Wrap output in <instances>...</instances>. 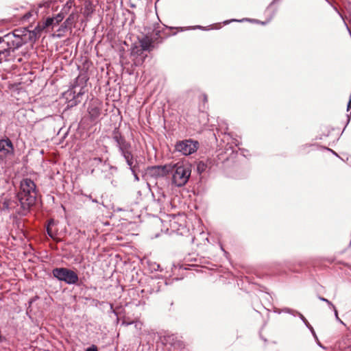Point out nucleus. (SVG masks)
Wrapping results in <instances>:
<instances>
[{
    "mask_svg": "<svg viewBox=\"0 0 351 351\" xmlns=\"http://www.w3.org/2000/svg\"><path fill=\"white\" fill-rule=\"evenodd\" d=\"M36 186L35 183L29 178L21 180L20 191L17 193V202L5 199L2 203L3 210H12L16 207V212L22 215H25L29 208L34 205L36 199Z\"/></svg>",
    "mask_w": 351,
    "mask_h": 351,
    "instance_id": "f257e3e1",
    "label": "nucleus"
},
{
    "mask_svg": "<svg viewBox=\"0 0 351 351\" xmlns=\"http://www.w3.org/2000/svg\"><path fill=\"white\" fill-rule=\"evenodd\" d=\"M170 173L172 174V184L180 187L187 183L191 176V168L189 164L178 162L173 165H171Z\"/></svg>",
    "mask_w": 351,
    "mask_h": 351,
    "instance_id": "f03ea898",
    "label": "nucleus"
},
{
    "mask_svg": "<svg viewBox=\"0 0 351 351\" xmlns=\"http://www.w3.org/2000/svg\"><path fill=\"white\" fill-rule=\"evenodd\" d=\"M53 276L60 281L68 285H75L79 280L78 276L74 271L66 267H57L52 270Z\"/></svg>",
    "mask_w": 351,
    "mask_h": 351,
    "instance_id": "7ed1b4c3",
    "label": "nucleus"
},
{
    "mask_svg": "<svg viewBox=\"0 0 351 351\" xmlns=\"http://www.w3.org/2000/svg\"><path fill=\"white\" fill-rule=\"evenodd\" d=\"M199 146V144L197 141L186 139L177 142L175 145V149L184 156H189L196 152Z\"/></svg>",
    "mask_w": 351,
    "mask_h": 351,
    "instance_id": "20e7f679",
    "label": "nucleus"
},
{
    "mask_svg": "<svg viewBox=\"0 0 351 351\" xmlns=\"http://www.w3.org/2000/svg\"><path fill=\"white\" fill-rule=\"evenodd\" d=\"M15 33H10L5 35L3 38H0V43H4L6 47L12 51L14 52L16 49L22 47L25 43L23 38L19 36L15 38Z\"/></svg>",
    "mask_w": 351,
    "mask_h": 351,
    "instance_id": "39448f33",
    "label": "nucleus"
},
{
    "mask_svg": "<svg viewBox=\"0 0 351 351\" xmlns=\"http://www.w3.org/2000/svg\"><path fill=\"white\" fill-rule=\"evenodd\" d=\"M14 152L13 144L8 138L0 140V160H3L8 155L13 154Z\"/></svg>",
    "mask_w": 351,
    "mask_h": 351,
    "instance_id": "423d86ee",
    "label": "nucleus"
},
{
    "mask_svg": "<svg viewBox=\"0 0 351 351\" xmlns=\"http://www.w3.org/2000/svg\"><path fill=\"white\" fill-rule=\"evenodd\" d=\"M88 112L91 121L97 122L101 114L100 104L97 101H92L88 105Z\"/></svg>",
    "mask_w": 351,
    "mask_h": 351,
    "instance_id": "0eeeda50",
    "label": "nucleus"
},
{
    "mask_svg": "<svg viewBox=\"0 0 351 351\" xmlns=\"http://www.w3.org/2000/svg\"><path fill=\"white\" fill-rule=\"evenodd\" d=\"M171 165L163 166H153L149 169V173L156 177H164L170 173Z\"/></svg>",
    "mask_w": 351,
    "mask_h": 351,
    "instance_id": "6e6552de",
    "label": "nucleus"
},
{
    "mask_svg": "<svg viewBox=\"0 0 351 351\" xmlns=\"http://www.w3.org/2000/svg\"><path fill=\"white\" fill-rule=\"evenodd\" d=\"M113 139L116 142L119 152L131 148L130 143L128 142L118 131L114 132Z\"/></svg>",
    "mask_w": 351,
    "mask_h": 351,
    "instance_id": "1a4fd4ad",
    "label": "nucleus"
},
{
    "mask_svg": "<svg viewBox=\"0 0 351 351\" xmlns=\"http://www.w3.org/2000/svg\"><path fill=\"white\" fill-rule=\"evenodd\" d=\"M25 33L23 34V36L24 40H25V43L27 42V40L29 41L35 42L38 37L39 31L37 30L36 28L33 31L25 30Z\"/></svg>",
    "mask_w": 351,
    "mask_h": 351,
    "instance_id": "9d476101",
    "label": "nucleus"
},
{
    "mask_svg": "<svg viewBox=\"0 0 351 351\" xmlns=\"http://www.w3.org/2000/svg\"><path fill=\"white\" fill-rule=\"evenodd\" d=\"M140 45L142 50L149 51L152 47V41L149 37L145 36L140 40Z\"/></svg>",
    "mask_w": 351,
    "mask_h": 351,
    "instance_id": "9b49d317",
    "label": "nucleus"
},
{
    "mask_svg": "<svg viewBox=\"0 0 351 351\" xmlns=\"http://www.w3.org/2000/svg\"><path fill=\"white\" fill-rule=\"evenodd\" d=\"M11 52L7 47L0 49V63L3 61H8Z\"/></svg>",
    "mask_w": 351,
    "mask_h": 351,
    "instance_id": "f8f14e48",
    "label": "nucleus"
},
{
    "mask_svg": "<svg viewBox=\"0 0 351 351\" xmlns=\"http://www.w3.org/2000/svg\"><path fill=\"white\" fill-rule=\"evenodd\" d=\"M92 165L95 166H98L99 164H103L104 165H107L109 168H113L109 164L107 163V160H103L101 158H93L91 159Z\"/></svg>",
    "mask_w": 351,
    "mask_h": 351,
    "instance_id": "ddd939ff",
    "label": "nucleus"
},
{
    "mask_svg": "<svg viewBox=\"0 0 351 351\" xmlns=\"http://www.w3.org/2000/svg\"><path fill=\"white\" fill-rule=\"evenodd\" d=\"M206 168L207 165L203 161H199L197 163V171L199 174H202L203 172H204Z\"/></svg>",
    "mask_w": 351,
    "mask_h": 351,
    "instance_id": "4468645a",
    "label": "nucleus"
},
{
    "mask_svg": "<svg viewBox=\"0 0 351 351\" xmlns=\"http://www.w3.org/2000/svg\"><path fill=\"white\" fill-rule=\"evenodd\" d=\"M120 153L121 155L124 158L125 160H128L129 159H131L132 157H134L130 151V149L122 150L120 152Z\"/></svg>",
    "mask_w": 351,
    "mask_h": 351,
    "instance_id": "2eb2a0df",
    "label": "nucleus"
},
{
    "mask_svg": "<svg viewBox=\"0 0 351 351\" xmlns=\"http://www.w3.org/2000/svg\"><path fill=\"white\" fill-rule=\"evenodd\" d=\"M125 162L127 165L129 166V169L131 171V172L134 173V169L138 167L137 165L134 164V157H132L131 159H129L128 160H125Z\"/></svg>",
    "mask_w": 351,
    "mask_h": 351,
    "instance_id": "dca6fc26",
    "label": "nucleus"
},
{
    "mask_svg": "<svg viewBox=\"0 0 351 351\" xmlns=\"http://www.w3.org/2000/svg\"><path fill=\"white\" fill-rule=\"evenodd\" d=\"M319 299L323 302H326L328 304V306H330L332 308H335V306L328 300H327L323 297H321V296L319 297Z\"/></svg>",
    "mask_w": 351,
    "mask_h": 351,
    "instance_id": "f3484780",
    "label": "nucleus"
},
{
    "mask_svg": "<svg viewBox=\"0 0 351 351\" xmlns=\"http://www.w3.org/2000/svg\"><path fill=\"white\" fill-rule=\"evenodd\" d=\"M299 314V316L300 317V319L303 321V322L304 323V324L306 326H309V323L306 320V319L304 317V315L301 313H298Z\"/></svg>",
    "mask_w": 351,
    "mask_h": 351,
    "instance_id": "a211bd4d",
    "label": "nucleus"
},
{
    "mask_svg": "<svg viewBox=\"0 0 351 351\" xmlns=\"http://www.w3.org/2000/svg\"><path fill=\"white\" fill-rule=\"evenodd\" d=\"M247 19H241V20L232 19L230 21H226L223 22V23L226 25V24L230 23V22H233V21L242 22V21H247Z\"/></svg>",
    "mask_w": 351,
    "mask_h": 351,
    "instance_id": "6ab92c4d",
    "label": "nucleus"
},
{
    "mask_svg": "<svg viewBox=\"0 0 351 351\" xmlns=\"http://www.w3.org/2000/svg\"><path fill=\"white\" fill-rule=\"evenodd\" d=\"M53 19L52 18H48L47 20H46V23H45V25L46 26H49L51 25H52L53 22Z\"/></svg>",
    "mask_w": 351,
    "mask_h": 351,
    "instance_id": "aec40b11",
    "label": "nucleus"
},
{
    "mask_svg": "<svg viewBox=\"0 0 351 351\" xmlns=\"http://www.w3.org/2000/svg\"><path fill=\"white\" fill-rule=\"evenodd\" d=\"M332 309H333V310H334V311H335V315L336 319H337V321H339L340 323L343 324V322L340 319V318H339V316H338V312H337V311L336 308L335 307V308H332Z\"/></svg>",
    "mask_w": 351,
    "mask_h": 351,
    "instance_id": "412c9836",
    "label": "nucleus"
},
{
    "mask_svg": "<svg viewBox=\"0 0 351 351\" xmlns=\"http://www.w3.org/2000/svg\"><path fill=\"white\" fill-rule=\"evenodd\" d=\"M80 80V77L79 76L77 79H76V82H75V84L73 86V93H76V89L77 88V84L78 83V81Z\"/></svg>",
    "mask_w": 351,
    "mask_h": 351,
    "instance_id": "4be33fe9",
    "label": "nucleus"
},
{
    "mask_svg": "<svg viewBox=\"0 0 351 351\" xmlns=\"http://www.w3.org/2000/svg\"><path fill=\"white\" fill-rule=\"evenodd\" d=\"M85 351H97V348L93 345L88 348Z\"/></svg>",
    "mask_w": 351,
    "mask_h": 351,
    "instance_id": "5701e85b",
    "label": "nucleus"
},
{
    "mask_svg": "<svg viewBox=\"0 0 351 351\" xmlns=\"http://www.w3.org/2000/svg\"><path fill=\"white\" fill-rule=\"evenodd\" d=\"M134 176V180L138 182L139 180V178L136 173V169H134V173H132Z\"/></svg>",
    "mask_w": 351,
    "mask_h": 351,
    "instance_id": "b1692460",
    "label": "nucleus"
},
{
    "mask_svg": "<svg viewBox=\"0 0 351 351\" xmlns=\"http://www.w3.org/2000/svg\"><path fill=\"white\" fill-rule=\"evenodd\" d=\"M62 19H63V16L62 15H60V14H58L57 16L56 17V20L57 23H59Z\"/></svg>",
    "mask_w": 351,
    "mask_h": 351,
    "instance_id": "393cba45",
    "label": "nucleus"
},
{
    "mask_svg": "<svg viewBox=\"0 0 351 351\" xmlns=\"http://www.w3.org/2000/svg\"><path fill=\"white\" fill-rule=\"evenodd\" d=\"M19 32V31L18 29H16V30H15V31L13 32V33H15V35H16L15 38H16L18 36H19V38H23V34H22V35H21V34H18V33H17V32Z\"/></svg>",
    "mask_w": 351,
    "mask_h": 351,
    "instance_id": "a878e982",
    "label": "nucleus"
},
{
    "mask_svg": "<svg viewBox=\"0 0 351 351\" xmlns=\"http://www.w3.org/2000/svg\"><path fill=\"white\" fill-rule=\"evenodd\" d=\"M313 335L314 338L317 341V343H318V345H319L320 347H322L321 343H320L319 342V341H318V339H317V335H316V334H315V332H313Z\"/></svg>",
    "mask_w": 351,
    "mask_h": 351,
    "instance_id": "bb28decb",
    "label": "nucleus"
},
{
    "mask_svg": "<svg viewBox=\"0 0 351 351\" xmlns=\"http://www.w3.org/2000/svg\"><path fill=\"white\" fill-rule=\"evenodd\" d=\"M47 230V233H48L49 236L52 238L53 237V234L51 233V229L48 227Z\"/></svg>",
    "mask_w": 351,
    "mask_h": 351,
    "instance_id": "cd10ccee",
    "label": "nucleus"
},
{
    "mask_svg": "<svg viewBox=\"0 0 351 351\" xmlns=\"http://www.w3.org/2000/svg\"><path fill=\"white\" fill-rule=\"evenodd\" d=\"M110 310L112 311V312L114 314L117 315L116 311L113 309V305H112V304H110Z\"/></svg>",
    "mask_w": 351,
    "mask_h": 351,
    "instance_id": "c85d7f7f",
    "label": "nucleus"
},
{
    "mask_svg": "<svg viewBox=\"0 0 351 351\" xmlns=\"http://www.w3.org/2000/svg\"><path fill=\"white\" fill-rule=\"evenodd\" d=\"M307 327L309 328V330H311V332L312 333H313V332H315V330H314L313 328L310 324H309V326H307Z\"/></svg>",
    "mask_w": 351,
    "mask_h": 351,
    "instance_id": "c756f323",
    "label": "nucleus"
},
{
    "mask_svg": "<svg viewBox=\"0 0 351 351\" xmlns=\"http://www.w3.org/2000/svg\"><path fill=\"white\" fill-rule=\"evenodd\" d=\"M307 327L309 328V330H311V332L312 333H313V332H315V330H314L313 328L310 324H309V326H307Z\"/></svg>",
    "mask_w": 351,
    "mask_h": 351,
    "instance_id": "7c9ffc66",
    "label": "nucleus"
},
{
    "mask_svg": "<svg viewBox=\"0 0 351 351\" xmlns=\"http://www.w3.org/2000/svg\"><path fill=\"white\" fill-rule=\"evenodd\" d=\"M82 88H80L79 92L77 93V95L82 94Z\"/></svg>",
    "mask_w": 351,
    "mask_h": 351,
    "instance_id": "2f4dec72",
    "label": "nucleus"
},
{
    "mask_svg": "<svg viewBox=\"0 0 351 351\" xmlns=\"http://www.w3.org/2000/svg\"><path fill=\"white\" fill-rule=\"evenodd\" d=\"M196 28L202 29L203 27L202 26H200V25H197V26L193 27V29H196Z\"/></svg>",
    "mask_w": 351,
    "mask_h": 351,
    "instance_id": "473e14b6",
    "label": "nucleus"
},
{
    "mask_svg": "<svg viewBox=\"0 0 351 351\" xmlns=\"http://www.w3.org/2000/svg\"><path fill=\"white\" fill-rule=\"evenodd\" d=\"M346 28H348V30H350V28H348V25H346Z\"/></svg>",
    "mask_w": 351,
    "mask_h": 351,
    "instance_id": "72a5a7b5",
    "label": "nucleus"
},
{
    "mask_svg": "<svg viewBox=\"0 0 351 351\" xmlns=\"http://www.w3.org/2000/svg\"><path fill=\"white\" fill-rule=\"evenodd\" d=\"M346 28H348V30H350V28H348V25H346Z\"/></svg>",
    "mask_w": 351,
    "mask_h": 351,
    "instance_id": "f704fd0d",
    "label": "nucleus"
},
{
    "mask_svg": "<svg viewBox=\"0 0 351 351\" xmlns=\"http://www.w3.org/2000/svg\"><path fill=\"white\" fill-rule=\"evenodd\" d=\"M346 28H348V30H350V28H348V25H346Z\"/></svg>",
    "mask_w": 351,
    "mask_h": 351,
    "instance_id": "c9c22d12",
    "label": "nucleus"
}]
</instances>
